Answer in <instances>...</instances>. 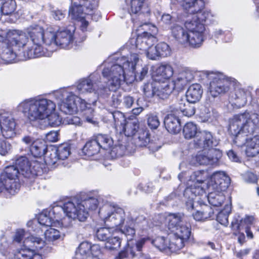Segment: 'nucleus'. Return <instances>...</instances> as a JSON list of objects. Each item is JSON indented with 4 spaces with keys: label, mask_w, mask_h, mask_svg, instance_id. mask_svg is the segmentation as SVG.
Masks as SVG:
<instances>
[{
    "label": "nucleus",
    "mask_w": 259,
    "mask_h": 259,
    "mask_svg": "<svg viewBox=\"0 0 259 259\" xmlns=\"http://www.w3.org/2000/svg\"><path fill=\"white\" fill-rule=\"evenodd\" d=\"M65 31L57 32L44 29L39 26H30L23 32L11 30L7 38L0 40V57L5 63L13 62L16 57L15 48H24V57L32 59L46 55L51 46L63 48Z\"/></svg>",
    "instance_id": "1"
},
{
    "label": "nucleus",
    "mask_w": 259,
    "mask_h": 259,
    "mask_svg": "<svg viewBox=\"0 0 259 259\" xmlns=\"http://www.w3.org/2000/svg\"><path fill=\"white\" fill-rule=\"evenodd\" d=\"M258 123V115L247 111L235 115L230 120L229 132L235 137V143L239 146L245 145L247 156L253 157L259 153V136L247 138L248 136L254 133Z\"/></svg>",
    "instance_id": "2"
},
{
    "label": "nucleus",
    "mask_w": 259,
    "mask_h": 259,
    "mask_svg": "<svg viewBox=\"0 0 259 259\" xmlns=\"http://www.w3.org/2000/svg\"><path fill=\"white\" fill-rule=\"evenodd\" d=\"M55 104L51 100L39 98H30L23 100L17 107L30 121L44 120L46 126H55L60 124L59 116L54 111Z\"/></svg>",
    "instance_id": "3"
},
{
    "label": "nucleus",
    "mask_w": 259,
    "mask_h": 259,
    "mask_svg": "<svg viewBox=\"0 0 259 259\" xmlns=\"http://www.w3.org/2000/svg\"><path fill=\"white\" fill-rule=\"evenodd\" d=\"M139 60L137 54H131L130 58L125 56L115 59L110 57L104 63L105 68L103 76L108 79L107 84L111 90H116L124 82L126 75L135 74L136 65Z\"/></svg>",
    "instance_id": "4"
},
{
    "label": "nucleus",
    "mask_w": 259,
    "mask_h": 259,
    "mask_svg": "<svg viewBox=\"0 0 259 259\" xmlns=\"http://www.w3.org/2000/svg\"><path fill=\"white\" fill-rule=\"evenodd\" d=\"M31 168V164L26 156H20L15 160V165L7 166L4 171L1 175V179L5 180V183H9L7 185V191L14 195L17 193L20 188L18 181L19 175L24 178H31L38 175L41 172L39 164L34 162Z\"/></svg>",
    "instance_id": "5"
},
{
    "label": "nucleus",
    "mask_w": 259,
    "mask_h": 259,
    "mask_svg": "<svg viewBox=\"0 0 259 259\" xmlns=\"http://www.w3.org/2000/svg\"><path fill=\"white\" fill-rule=\"evenodd\" d=\"M197 18H189L185 22V27L187 31L181 25L174 24L170 27L172 36L182 45H189L193 48L201 46L204 40V24Z\"/></svg>",
    "instance_id": "6"
},
{
    "label": "nucleus",
    "mask_w": 259,
    "mask_h": 259,
    "mask_svg": "<svg viewBox=\"0 0 259 259\" xmlns=\"http://www.w3.org/2000/svg\"><path fill=\"white\" fill-rule=\"evenodd\" d=\"M99 214L105 223L118 228L127 241L132 240L136 233V223L134 220L126 217L122 208L105 204L100 208Z\"/></svg>",
    "instance_id": "7"
},
{
    "label": "nucleus",
    "mask_w": 259,
    "mask_h": 259,
    "mask_svg": "<svg viewBox=\"0 0 259 259\" xmlns=\"http://www.w3.org/2000/svg\"><path fill=\"white\" fill-rule=\"evenodd\" d=\"M165 231L169 234L170 248L178 251L182 249L191 235V225L179 213H170L165 218Z\"/></svg>",
    "instance_id": "8"
},
{
    "label": "nucleus",
    "mask_w": 259,
    "mask_h": 259,
    "mask_svg": "<svg viewBox=\"0 0 259 259\" xmlns=\"http://www.w3.org/2000/svg\"><path fill=\"white\" fill-rule=\"evenodd\" d=\"M230 183V179L224 171H216L210 177L207 183L208 194L206 195L209 204L213 206H220L225 200L223 192Z\"/></svg>",
    "instance_id": "9"
},
{
    "label": "nucleus",
    "mask_w": 259,
    "mask_h": 259,
    "mask_svg": "<svg viewBox=\"0 0 259 259\" xmlns=\"http://www.w3.org/2000/svg\"><path fill=\"white\" fill-rule=\"evenodd\" d=\"M100 203V200L95 197H89L76 201L66 198V215L73 220L84 222L89 216V211L96 210Z\"/></svg>",
    "instance_id": "10"
},
{
    "label": "nucleus",
    "mask_w": 259,
    "mask_h": 259,
    "mask_svg": "<svg viewBox=\"0 0 259 259\" xmlns=\"http://www.w3.org/2000/svg\"><path fill=\"white\" fill-rule=\"evenodd\" d=\"M195 72L189 68L182 69L171 82L158 80L156 96L161 99L166 98L174 89L183 90L194 78Z\"/></svg>",
    "instance_id": "11"
},
{
    "label": "nucleus",
    "mask_w": 259,
    "mask_h": 259,
    "mask_svg": "<svg viewBox=\"0 0 259 259\" xmlns=\"http://www.w3.org/2000/svg\"><path fill=\"white\" fill-rule=\"evenodd\" d=\"M207 77L211 80L209 84V92L213 97L228 92L231 87H234L238 84L237 81L234 78L226 77L223 74L219 72H210Z\"/></svg>",
    "instance_id": "12"
},
{
    "label": "nucleus",
    "mask_w": 259,
    "mask_h": 259,
    "mask_svg": "<svg viewBox=\"0 0 259 259\" xmlns=\"http://www.w3.org/2000/svg\"><path fill=\"white\" fill-rule=\"evenodd\" d=\"M111 137L107 135L98 134L93 136L82 148L83 153L88 157L97 154L101 149L107 150L113 145Z\"/></svg>",
    "instance_id": "13"
},
{
    "label": "nucleus",
    "mask_w": 259,
    "mask_h": 259,
    "mask_svg": "<svg viewBox=\"0 0 259 259\" xmlns=\"http://www.w3.org/2000/svg\"><path fill=\"white\" fill-rule=\"evenodd\" d=\"M69 89L66 90V92L69 94L66 98V114L72 115L78 111H86L87 113L92 114L94 110L91 107V104L88 103L84 100L70 93Z\"/></svg>",
    "instance_id": "14"
},
{
    "label": "nucleus",
    "mask_w": 259,
    "mask_h": 259,
    "mask_svg": "<svg viewBox=\"0 0 259 259\" xmlns=\"http://www.w3.org/2000/svg\"><path fill=\"white\" fill-rule=\"evenodd\" d=\"M189 165L186 162H182L179 165V169L183 171L178 176L179 179L183 182H190L197 184H203L209 177V174L206 170H197L191 175L184 169L188 168Z\"/></svg>",
    "instance_id": "15"
},
{
    "label": "nucleus",
    "mask_w": 259,
    "mask_h": 259,
    "mask_svg": "<svg viewBox=\"0 0 259 259\" xmlns=\"http://www.w3.org/2000/svg\"><path fill=\"white\" fill-rule=\"evenodd\" d=\"M219 144V141L215 139L211 133L205 131L199 132L194 139V145L196 149L211 152Z\"/></svg>",
    "instance_id": "16"
},
{
    "label": "nucleus",
    "mask_w": 259,
    "mask_h": 259,
    "mask_svg": "<svg viewBox=\"0 0 259 259\" xmlns=\"http://www.w3.org/2000/svg\"><path fill=\"white\" fill-rule=\"evenodd\" d=\"M25 238L23 243L24 246L27 247L24 249H29L30 251L41 249L45 245V242L41 238L31 236H27V234L23 229L18 230L14 237V240L17 242H20Z\"/></svg>",
    "instance_id": "17"
},
{
    "label": "nucleus",
    "mask_w": 259,
    "mask_h": 259,
    "mask_svg": "<svg viewBox=\"0 0 259 259\" xmlns=\"http://www.w3.org/2000/svg\"><path fill=\"white\" fill-rule=\"evenodd\" d=\"M22 141L35 157H39L44 155L47 149L45 142L41 139H35L30 136H25L22 138Z\"/></svg>",
    "instance_id": "18"
},
{
    "label": "nucleus",
    "mask_w": 259,
    "mask_h": 259,
    "mask_svg": "<svg viewBox=\"0 0 259 259\" xmlns=\"http://www.w3.org/2000/svg\"><path fill=\"white\" fill-rule=\"evenodd\" d=\"M16 121L7 113L0 114V128L2 136L6 139L14 137L15 135Z\"/></svg>",
    "instance_id": "19"
},
{
    "label": "nucleus",
    "mask_w": 259,
    "mask_h": 259,
    "mask_svg": "<svg viewBox=\"0 0 259 259\" xmlns=\"http://www.w3.org/2000/svg\"><path fill=\"white\" fill-rule=\"evenodd\" d=\"M156 37L150 33L144 31L141 34H138L137 38L130 39L129 42L134 45L135 48L141 51H146L150 46H153L156 41Z\"/></svg>",
    "instance_id": "20"
},
{
    "label": "nucleus",
    "mask_w": 259,
    "mask_h": 259,
    "mask_svg": "<svg viewBox=\"0 0 259 259\" xmlns=\"http://www.w3.org/2000/svg\"><path fill=\"white\" fill-rule=\"evenodd\" d=\"M187 187L184 192V196L185 198L195 199L197 203L201 205L202 201L204 202L206 201V195L205 194L204 189L199 184H189L188 182Z\"/></svg>",
    "instance_id": "21"
},
{
    "label": "nucleus",
    "mask_w": 259,
    "mask_h": 259,
    "mask_svg": "<svg viewBox=\"0 0 259 259\" xmlns=\"http://www.w3.org/2000/svg\"><path fill=\"white\" fill-rule=\"evenodd\" d=\"M99 75L98 73H94L88 77L79 79L76 85V91L79 94H84L94 92L95 87L94 84L97 83V79Z\"/></svg>",
    "instance_id": "22"
},
{
    "label": "nucleus",
    "mask_w": 259,
    "mask_h": 259,
    "mask_svg": "<svg viewBox=\"0 0 259 259\" xmlns=\"http://www.w3.org/2000/svg\"><path fill=\"white\" fill-rule=\"evenodd\" d=\"M222 154L219 149H212L211 152H199L196 156L197 162L200 165L213 164L217 163Z\"/></svg>",
    "instance_id": "23"
},
{
    "label": "nucleus",
    "mask_w": 259,
    "mask_h": 259,
    "mask_svg": "<svg viewBox=\"0 0 259 259\" xmlns=\"http://www.w3.org/2000/svg\"><path fill=\"white\" fill-rule=\"evenodd\" d=\"M186 99L181 98L171 107V111L176 114L182 113L183 115L191 117L195 113V108L190 104Z\"/></svg>",
    "instance_id": "24"
},
{
    "label": "nucleus",
    "mask_w": 259,
    "mask_h": 259,
    "mask_svg": "<svg viewBox=\"0 0 259 259\" xmlns=\"http://www.w3.org/2000/svg\"><path fill=\"white\" fill-rule=\"evenodd\" d=\"M65 146L63 144L59 145L57 148L54 147L51 149L46 151L44 160L47 164L54 165L58 160L64 159L65 157Z\"/></svg>",
    "instance_id": "25"
},
{
    "label": "nucleus",
    "mask_w": 259,
    "mask_h": 259,
    "mask_svg": "<svg viewBox=\"0 0 259 259\" xmlns=\"http://www.w3.org/2000/svg\"><path fill=\"white\" fill-rule=\"evenodd\" d=\"M187 13L193 14L199 12L204 7L203 0H176Z\"/></svg>",
    "instance_id": "26"
},
{
    "label": "nucleus",
    "mask_w": 259,
    "mask_h": 259,
    "mask_svg": "<svg viewBox=\"0 0 259 259\" xmlns=\"http://www.w3.org/2000/svg\"><path fill=\"white\" fill-rule=\"evenodd\" d=\"M95 8V5H91L87 6L85 9L83 10L82 6L74 3L71 5L69 10V16L72 19L75 20L84 18L85 14H90Z\"/></svg>",
    "instance_id": "27"
},
{
    "label": "nucleus",
    "mask_w": 259,
    "mask_h": 259,
    "mask_svg": "<svg viewBox=\"0 0 259 259\" xmlns=\"http://www.w3.org/2000/svg\"><path fill=\"white\" fill-rule=\"evenodd\" d=\"M203 202L201 205V209L193 213L194 219L197 221H204L208 219H212L214 215L213 209L210 206Z\"/></svg>",
    "instance_id": "28"
},
{
    "label": "nucleus",
    "mask_w": 259,
    "mask_h": 259,
    "mask_svg": "<svg viewBox=\"0 0 259 259\" xmlns=\"http://www.w3.org/2000/svg\"><path fill=\"white\" fill-rule=\"evenodd\" d=\"M203 90L200 84L195 83L190 85L186 93V99L189 103H195L201 98Z\"/></svg>",
    "instance_id": "29"
},
{
    "label": "nucleus",
    "mask_w": 259,
    "mask_h": 259,
    "mask_svg": "<svg viewBox=\"0 0 259 259\" xmlns=\"http://www.w3.org/2000/svg\"><path fill=\"white\" fill-rule=\"evenodd\" d=\"M165 126L169 133L177 134L181 129L180 119L174 114H168L164 121Z\"/></svg>",
    "instance_id": "30"
},
{
    "label": "nucleus",
    "mask_w": 259,
    "mask_h": 259,
    "mask_svg": "<svg viewBox=\"0 0 259 259\" xmlns=\"http://www.w3.org/2000/svg\"><path fill=\"white\" fill-rule=\"evenodd\" d=\"M139 122L137 120H128L126 121L119 128L120 133H123L127 137L134 135L139 128Z\"/></svg>",
    "instance_id": "31"
},
{
    "label": "nucleus",
    "mask_w": 259,
    "mask_h": 259,
    "mask_svg": "<svg viewBox=\"0 0 259 259\" xmlns=\"http://www.w3.org/2000/svg\"><path fill=\"white\" fill-rule=\"evenodd\" d=\"M155 73L157 77H160L165 81H169L168 79L174 74V69L169 64H162L156 69Z\"/></svg>",
    "instance_id": "32"
},
{
    "label": "nucleus",
    "mask_w": 259,
    "mask_h": 259,
    "mask_svg": "<svg viewBox=\"0 0 259 259\" xmlns=\"http://www.w3.org/2000/svg\"><path fill=\"white\" fill-rule=\"evenodd\" d=\"M168 235L166 238L163 236H159L152 241V243L160 250H165L168 249L170 251L176 252L170 248L169 241V234L167 232Z\"/></svg>",
    "instance_id": "33"
},
{
    "label": "nucleus",
    "mask_w": 259,
    "mask_h": 259,
    "mask_svg": "<svg viewBox=\"0 0 259 259\" xmlns=\"http://www.w3.org/2000/svg\"><path fill=\"white\" fill-rule=\"evenodd\" d=\"M250 93L244 89H238L235 90L234 99L235 104L238 107L244 106L247 103V98Z\"/></svg>",
    "instance_id": "34"
},
{
    "label": "nucleus",
    "mask_w": 259,
    "mask_h": 259,
    "mask_svg": "<svg viewBox=\"0 0 259 259\" xmlns=\"http://www.w3.org/2000/svg\"><path fill=\"white\" fill-rule=\"evenodd\" d=\"M14 259H42L39 253H35L29 249L18 250L15 253Z\"/></svg>",
    "instance_id": "35"
},
{
    "label": "nucleus",
    "mask_w": 259,
    "mask_h": 259,
    "mask_svg": "<svg viewBox=\"0 0 259 259\" xmlns=\"http://www.w3.org/2000/svg\"><path fill=\"white\" fill-rule=\"evenodd\" d=\"M159 78H155L154 80L150 82H148L144 84L142 88L143 92L145 96L148 98H150L154 96H156V87L158 83Z\"/></svg>",
    "instance_id": "36"
},
{
    "label": "nucleus",
    "mask_w": 259,
    "mask_h": 259,
    "mask_svg": "<svg viewBox=\"0 0 259 259\" xmlns=\"http://www.w3.org/2000/svg\"><path fill=\"white\" fill-rule=\"evenodd\" d=\"M215 14L210 11L204 10L202 11V10H201L199 12H196L191 17L197 18L196 21H199L204 24L203 22H211Z\"/></svg>",
    "instance_id": "37"
},
{
    "label": "nucleus",
    "mask_w": 259,
    "mask_h": 259,
    "mask_svg": "<svg viewBox=\"0 0 259 259\" xmlns=\"http://www.w3.org/2000/svg\"><path fill=\"white\" fill-rule=\"evenodd\" d=\"M115 231L112 234V236L110 237L107 242H105V247L108 250H118L121 243V239L116 235Z\"/></svg>",
    "instance_id": "38"
},
{
    "label": "nucleus",
    "mask_w": 259,
    "mask_h": 259,
    "mask_svg": "<svg viewBox=\"0 0 259 259\" xmlns=\"http://www.w3.org/2000/svg\"><path fill=\"white\" fill-rule=\"evenodd\" d=\"M199 132L196 125L192 122L187 123L183 128V134L186 139L195 138Z\"/></svg>",
    "instance_id": "39"
},
{
    "label": "nucleus",
    "mask_w": 259,
    "mask_h": 259,
    "mask_svg": "<svg viewBox=\"0 0 259 259\" xmlns=\"http://www.w3.org/2000/svg\"><path fill=\"white\" fill-rule=\"evenodd\" d=\"M115 231L113 228H101L97 230L96 236L98 240L107 242Z\"/></svg>",
    "instance_id": "40"
},
{
    "label": "nucleus",
    "mask_w": 259,
    "mask_h": 259,
    "mask_svg": "<svg viewBox=\"0 0 259 259\" xmlns=\"http://www.w3.org/2000/svg\"><path fill=\"white\" fill-rule=\"evenodd\" d=\"M231 211V205L229 204H226L224 208L217 215V221L221 224L224 226H227L228 224V217Z\"/></svg>",
    "instance_id": "41"
},
{
    "label": "nucleus",
    "mask_w": 259,
    "mask_h": 259,
    "mask_svg": "<svg viewBox=\"0 0 259 259\" xmlns=\"http://www.w3.org/2000/svg\"><path fill=\"white\" fill-rule=\"evenodd\" d=\"M128 5L132 13L139 14L145 12L143 10L145 9L144 0H130Z\"/></svg>",
    "instance_id": "42"
},
{
    "label": "nucleus",
    "mask_w": 259,
    "mask_h": 259,
    "mask_svg": "<svg viewBox=\"0 0 259 259\" xmlns=\"http://www.w3.org/2000/svg\"><path fill=\"white\" fill-rule=\"evenodd\" d=\"M38 222L42 226L41 229L51 227L53 223V220L48 215L47 211L42 212L39 214L38 217Z\"/></svg>",
    "instance_id": "43"
},
{
    "label": "nucleus",
    "mask_w": 259,
    "mask_h": 259,
    "mask_svg": "<svg viewBox=\"0 0 259 259\" xmlns=\"http://www.w3.org/2000/svg\"><path fill=\"white\" fill-rule=\"evenodd\" d=\"M138 138L139 141L141 142V146H146L149 144V148H151L153 151H157L160 148V147H154L152 146V143H150L149 134L147 131H143L140 134Z\"/></svg>",
    "instance_id": "44"
},
{
    "label": "nucleus",
    "mask_w": 259,
    "mask_h": 259,
    "mask_svg": "<svg viewBox=\"0 0 259 259\" xmlns=\"http://www.w3.org/2000/svg\"><path fill=\"white\" fill-rule=\"evenodd\" d=\"M44 235L46 240L48 242H53L57 240L60 237L59 231L51 227L45 230Z\"/></svg>",
    "instance_id": "45"
},
{
    "label": "nucleus",
    "mask_w": 259,
    "mask_h": 259,
    "mask_svg": "<svg viewBox=\"0 0 259 259\" xmlns=\"http://www.w3.org/2000/svg\"><path fill=\"white\" fill-rule=\"evenodd\" d=\"M52 212L55 215L54 217L57 221L60 220L65 214V203L61 202L54 206Z\"/></svg>",
    "instance_id": "46"
},
{
    "label": "nucleus",
    "mask_w": 259,
    "mask_h": 259,
    "mask_svg": "<svg viewBox=\"0 0 259 259\" xmlns=\"http://www.w3.org/2000/svg\"><path fill=\"white\" fill-rule=\"evenodd\" d=\"M156 47L159 57H167L171 54V50L166 43L163 42L159 43L156 46Z\"/></svg>",
    "instance_id": "47"
},
{
    "label": "nucleus",
    "mask_w": 259,
    "mask_h": 259,
    "mask_svg": "<svg viewBox=\"0 0 259 259\" xmlns=\"http://www.w3.org/2000/svg\"><path fill=\"white\" fill-rule=\"evenodd\" d=\"M112 117L115 121V126L117 130L120 128V126L125 121L126 119L124 114L119 111H115L112 113Z\"/></svg>",
    "instance_id": "48"
},
{
    "label": "nucleus",
    "mask_w": 259,
    "mask_h": 259,
    "mask_svg": "<svg viewBox=\"0 0 259 259\" xmlns=\"http://www.w3.org/2000/svg\"><path fill=\"white\" fill-rule=\"evenodd\" d=\"M91 245V244L88 242L81 243L76 251V255L79 254L82 256L90 255Z\"/></svg>",
    "instance_id": "49"
},
{
    "label": "nucleus",
    "mask_w": 259,
    "mask_h": 259,
    "mask_svg": "<svg viewBox=\"0 0 259 259\" xmlns=\"http://www.w3.org/2000/svg\"><path fill=\"white\" fill-rule=\"evenodd\" d=\"M147 123L151 129H156L160 125V121L157 115L153 113L148 114Z\"/></svg>",
    "instance_id": "50"
},
{
    "label": "nucleus",
    "mask_w": 259,
    "mask_h": 259,
    "mask_svg": "<svg viewBox=\"0 0 259 259\" xmlns=\"http://www.w3.org/2000/svg\"><path fill=\"white\" fill-rule=\"evenodd\" d=\"M144 52L146 53L147 57L151 60H155L160 57L156 46L154 47L153 45L150 46L149 48Z\"/></svg>",
    "instance_id": "51"
},
{
    "label": "nucleus",
    "mask_w": 259,
    "mask_h": 259,
    "mask_svg": "<svg viewBox=\"0 0 259 259\" xmlns=\"http://www.w3.org/2000/svg\"><path fill=\"white\" fill-rule=\"evenodd\" d=\"M108 87L103 86L99 87L97 89H95L94 92L96 94L101 97H105L109 95L111 91H115V90H111L110 87L107 84Z\"/></svg>",
    "instance_id": "52"
},
{
    "label": "nucleus",
    "mask_w": 259,
    "mask_h": 259,
    "mask_svg": "<svg viewBox=\"0 0 259 259\" xmlns=\"http://www.w3.org/2000/svg\"><path fill=\"white\" fill-rule=\"evenodd\" d=\"M91 254L93 257L96 259H99L101 254V249L100 246L97 244L91 245V250L90 254Z\"/></svg>",
    "instance_id": "53"
},
{
    "label": "nucleus",
    "mask_w": 259,
    "mask_h": 259,
    "mask_svg": "<svg viewBox=\"0 0 259 259\" xmlns=\"http://www.w3.org/2000/svg\"><path fill=\"white\" fill-rule=\"evenodd\" d=\"M58 133L57 131H52L46 135L45 139L49 142H55L58 140Z\"/></svg>",
    "instance_id": "54"
},
{
    "label": "nucleus",
    "mask_w": 259,
    "mask_h": 259,
    "mask_svg": "<svg viewBox=\"0 0 259 259\" xmlns=\"http://www.w3.org/2000/svg\"><path fill=\"white\" fill-rule=\"evenodd\" d=\"M131 255L133 257L135 256V253L132 250V248L129 246L124 248L119 253V257L120 258H123Z\"/></svg>",
    "instance_id": "55"
},
{
    "label": "nucleus",
    "mask_w": 259,
    "mask_h": 259,
    "mask_svg": "<svg viewBox=\"0 0 259 259\" xmlns=\"http://www.w3.org/2000/svg\"><path fill=\"white\" fill-rule=\"evenodd\" d=\"M10 145L5 141H0V154L5 155L10 149Z\"/></svg>",
    "instance_id": "56"
},
{
    "label": "nucleus",
    "mask_w": 259,
    "mask_h": 259,
    "mask_svg": "<svg viewBox=\"0 0 259 259\" xmlns=\"http://www.w3.org/2000/svg\"><path fill=\"white\" fill-rule=\"evenodd\" d=\"M75 31V27L73 25L69 26L66 29V39H68L69 42L73 40V35Z\"/></svg>",
    "instance_id": "57"
},
{
    "label": "nucleus",
    "mask_w": 259,
    "mask_h": 259,
    "mask_svg": "<svg viewBox=\"0 0 259 259\" xmlns=\"http://www.w3.org/2000/svg\"><path fill=\"white\" fill-rule=\"evenodd\" d=\"M121 95L117 93H115L112 96V106L117 107L122 101Z\"/></svg>",
    "instance_id": "58"
},
{
    "label": "nucleus",
    "mask_w": 259,
    "mask_h": 259,
    "mask_svg": "<svg viewBox=\"0 0 259 259\" xmlns=\"http://www.w3.org/2000/svg\"><path fill=\"white\" fill-rule=\"evenodd\" d=\"M64 94V91L63 90L58 91L55 94V97L58 101V104L61 106L64 104L65 98Z\"/></svg>",
    "instance_id": "59"
},
{
    "label": "nucleus",
    "mask_w": 259,
    "mask_h": 259,
    "mask_svg": "<svg viewBox=\"0 0 259 259\" xmlns=\"http://www.w3.org/2000/svg\"><path fill=\"white\" fill-rule=\"evenodd\" d=\"M186 200V207L188 210H192L193 209L194 203H197V201L195 199L185 198Z\"/></svg>",
    "instance_id": "60"
},
{
    "label": "nucleus",
    "mask_w": 259,
    "mask_h": 259,
    "mask_svg": "<svg viewBox=\"0 0 259 259\" xmlns=\"http://www.w3.org/2000/svg\"><path fill=\"white\" fill-rule=\"evenodd\" d=\"M149 240V238H142L138 240L136 244L137 250L139 251H141L143 246H144L146 242Z\"/></svg>",
    "instance_id": "61"
},
{
    "label": "nucleus",
    "mask_w": 259,
    "mask_h": 259,
    "mask_svg": "<svg viewBox=\"0 0 259 259\" xmlns=\"http://www.w3.org/2000/svg\"><path fill=\"white\" fill-rule=\"evenodd\" d=\"M66 122L67 124H78L80 123V118L77 116L66 117Z\"/></svg>",
    "instance_id": "62"
},
{
    "label": "nucleus",
    "mask_w": 259,
    "mask_h": 259,
    "mask_svg": "<svg viewBox=\"0 0 259 259\" xmlns=\"http://www.w3.org/2000/svg\"><path fill=\"white\" fill-rule=\"evenodd\" d=\"M134 100L132 97L126 96L124 98L123 104L128 108H131L133 105Z\"/></svg>",
    "instance_id": "63"
},
{
    "label": "nucleus",
    "mask_w": 259,
    "mask_h": 259,
    "mask_svg": "<svg viewBox=\"0 0 259 259\" xmlns=\"http://www.w3.org/2000/svg\"><path fill=\"white\" fill-rule=\"evenodd\" d=\"M52 15L56 20H60L64 17V14L60 10H56L52 12Z\"/></svg>",
    "instance_id": "64"
}]
</instances>
